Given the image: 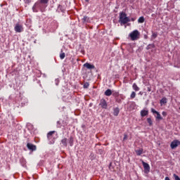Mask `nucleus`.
<instances>
[{"label": "nucleus", "mask_w": 180, "mask_h": 180, "mask_svg": "<svg viewBox=\"0 0 180 180\" xmlns=\"http://www.w3.org/2000/svg\"><path fill=\"white\" fill-rule=\"evenodd\" d=\"M157 36H158V34H157V32H152V39H157Z\"/></svg>", "instance_id": "28"}, {"label": "nucleus", "mask_w": 180, "mask_h": 180, "mask_svg": "<svg viewBox=\"0 0 180 180\" xmlns=\"http://www.w3.org/2000/svg\"><path fill=\"white\" fill-rule=\"evenodd\" d=\"M178 146H180V141L178 139H175L170 143V147L172 150H175Z\"/></svg>", "instance_id": "3"}, {"label": "nucleus", "mask_w": 180, "mask_h": 180, "mask_svg": "<svg viewBox=\"0 0 180 180\" xmlns=\"http://www.w3.org/2000/svg\"><path fill=\"white\" fill-rule=\"evenodd\" d=\"M27 2H28V4H30V0H26Z\"/></svg>", "instance_id": "42"}, {"label": "nucleus", "mask_w": 180, "mask_h": 180, "mask_svg": "<svg viewBox=\"0 0 180 180\" xmlns=\"http://www.w3.org/2000/svg\"><path fill=\"white\" fill-rule=\"evenodd\" d=\"M132 88L134 91H136V92L140 91V88L137 86V84L136 83L133 84Z\"/></svg>", "instance_id": "16"}, {"label": "nucleus", "mask_w": 180, "mask_h": 180, "mask_svg": "<svg viewBox=\"0 0 180 180\" xmlns=\"http://www.w3.org/2000/svg\"><path fill=\"white\" fill-rule=\"evenodd\" d=\"M69 144L70 147H72V146H74V138H72V136H70V138Z\"/></svg>", "instance_id": "18"}, {"label": "nucleus", "mask_w": 180, "mask_h": 180, "mask_svg": "<svg viewBox=\"0 0 180 180\" xmlns=\"http://www.w3.org/2000/svg\"><path fill=\"white\" fill-rule=\"evenodd\" d=\"M68 141V139H67V138H64L61 140V144L63 146V147H67Z\"/></svg>", "instance_id": "13"}, {"label": "nucleus", "mask_w": 180, "mask_h": 180, "mask_svg": "<svg viewBox=\"0 0 180 180\" xmlns=\"http://www.w3.org/2000/svg\"><path fill=\"white\" fill-rule=\"evenodd\" d=\"M147 89H148V92H151V87H148Z\"/></svg>", "instance_id": "39"}, {"label": "nucleus", "mask_w": 180, "mask_h": 180, "mask_svg": "<svg viewBox=\"0 0 180 180\" xmlns=\"http://www.w3.org/2000/svg\"><path fill=\"white\" fill-rule=\"evenodd\" d=\"M173 176H174V179L175 180H180V178H179V176H178V175H176V174H174L173 175Z\"/></svg>", "instance_id": "34"}, {"label": "nucleus", "mask_w": 180, "mask_h": 180, "mask_svg": "<svg viewBox=\"0 0 180 180\" xmlns=\"http://www.w3.org/2000/svg\"><path fill=\"white\" fill-rule=\"evenodd\" d=\"M162 116H164L165 117L167 116V112H165V111H163L162 112Z\"/></svg>", "instance_id": "37"}, {"label": "nucleus", "mask_w": 180, "mask_h": 180, "mask_svg": "<svg viewBox=\"0 0 180 180\" xmlns=\"http://www.w3.org/2000/svg\"><path fill=\"white\" fill-rule=\"evenodd\" d=\"M167 98H165V97H164V98H162L161 100H160V103H161V105H164V104H165V103H167Z\"/></svg>", "instance_id": "22"}, {"label": "nucleus", "mask_w": 180, "mask_h": 180, "mask_svg": "<svg viewBox=\"0 0 180 180\" xmlns=\"http://www.w3.org/2000/svg\"><path fill=\"white\" fill-rule=\"evenodd\" d=\"M132 22H134V18H131Z\"/></svg>", "instance_id": "43"}, {"label": "nucleus", "mask_w": 180, "mask_h": 180, "mask_svg": "<svg viewBox=\"0 0 180 180\" xmlns=\"http://www.w3.org/2000/svg\"><path fill=\"white\" fill-rule=\"evenodd\" d=\"M57 127H61V123L60 122V121L57 122Z\"/></svg>", "instance_id": "35"}, {"label": "nucleus", "mask_w": 180, "mask_h": 180, "mask_svg": "<svg viewBox=\"0 0 180 180\" xmlns=\"http://www.w3.org/2000/svg\"><path fill=\"white\" fill-rule=\"evenodd\" d=\"M99 106H101L102 109H108V103L106 102V100H105V98H102L100 101Z\"/></svg>", "instance_id": "4"}, {"label": "nucleus", "mask_w": 180, "mask_h": 180, "mask_svg": "<svg viewBox=\"0 0 180 180\" xmlns=\"http://www.w3.org/2000/svg\"><path fill=\"white\" fill-rule=\"evenodd\" d=\"M104 95H105V96H110V95H112V90L110 89H107L105 91Z\"/></svg>", "instance_id": "15"}, {"label": "nucleus", "mask_w": 180, "mask_h": 180, "mask_svg": "<svg viewBox=\"0 0 180 180\" xmlns=\"http://www.w3.org/2000/svg\"><path fill=\"white\" fill-rule=\"evenodd\" d=\"M84 67L87 68V70H94V68H95V65H91V63H84Z\"/></svg>", "instance_id": "8"}, {"label": "nucleus", "mask_w": 180, "mask_h": 180, "mask_svg": "<svg viewBox=\"0 0 180 180\" xmlns=\"http://www.w3.org/2000/svg\"><path fill=\"white\" fill-rule=\"evenodd\" d=\"M148 37L147 35H144V39H148Z\"/></svg>", "instance_id": "41"}, {"label": "nucleus", "mask_w": 180, "mask_h": 180, "mask_svg": "<svg viewBox=\"0 0 180 180\" xmlns=\"http://www.w3.org/2000/svg\"><path fill=\"white\" fill-rule=\"evenodd\" d=\"M150 110L153 115H156L158 112V111L155 110L154 108H151Z\"/></svg>", "instance_id": "32"}, {"label": "nucleus", "mask_w": 180, "mask_h": 180, "mask_svg": "<svg viewBox=\"0 0 180 180\" xmlns=\"http://www.w3.org/2000/svg\"><path fill=\"white\" fill-rule=\"evenodd\" d=\"M112 96H115V98H119L120 96V94H119V91H114L112 93Z\"/></svg>", "instance_id": "23"}, {"label": "nucleus", "mask_w": 180, "mask_h": 180, "mask_svg": "<svg viewBox=\"0 0 180 180\" xmlns=\"http://www.w3.org/2000/svg\"><path fill=\"white\" fill-rule=\"evenodd\" d=\"M32 11L33 12H39V11L37 10V6H35V4H34V6H32Z\"/></svg>", "instance_id": "29"}, {"label": "nucleus", "mask_w": 180, "mask_h": 180, "mask_svg": "<svg viewBox=\"0 0 180 180\" xmlns=\"http://www.w3.org/2000/svg\"><path fill=\"white\" fill-rule=\"evenodd\" d=\"M120 112V109H119V108H115L113 109L114 116H119Z\"/></svg>", "instance_id": "12"}, {"label": "nucleus", "mask_w": 180, "mask_h": 180, "mask_svg": "<svg viewBox=\"0 0 180 180\" xmlns=\"http://www.w3.org/2000/svg\"><path fill=\"white\" fill-rule=\"evenodd\" d=\"M54 133H56V131H51L47 134L48 140H51V139H53Z\"/></svg>", "instance_id": "11"}, {"label": "nucleus", "mask_w": 180, "mask_h": 180, "mask_svg": "<svg viewBox=\"0 0 180 180\" xmlns=\"http://www.w3.org/2000/svg\"><path fill=\"white\" fill-rule=\"evenodd\" d=\"M49 0H39V1L41 2V4L46 5L47 4H49Z\"/></svg>", "instance_id": "27"}, {"label": "nucleus", "mask_w": 180, "mask_h": 180, "mask_svg": "<svg viewBox=\"0 0 180 180\" xmlns=\"http://www.w3.org/2000/svg\"><path fill=\"white\" fill-rule=\"evenodd\" d=\"M60 60H64V58H65V53H63V51H61V53L60 54Z\"/></svg>", "instance_id": "25"}, {"label": "nucleus", "mask_w": 180, "mask_h": 180, "mask_svg": "<svg viewBox=\"0 0 180 180\" xmlns=\"http://www.w3.org/2000/svg\"><path fill=\"white\" fill-rule=\"evenodd\" d=\"M156 120H162V117H161V114H160L158 112H156Z\"/></svg>", "instance_id": "21"}, {"label": "nucleus", "mask_w": 180, "mask_h": 180, "mask_svg": "<svg viewBox=\"0 0 180 180\" xmlns=\"http://www.w3.org/2000/svg\"><path fill=\"white\" fill-rule=\"evenodd\" d=\"M144 20H145L144 17H143V16H141V17H140V18H139L138 22H139V23H144Z\"/></svg>", "instance_id": "24"}, {"label": "nucleus", "mask_w": 180, "mask_h": 180, "mask_svg": "<svg viewBox=\"0 0 180 180\" xmlns=\"http://www.w3.org/2000/svg\"><path fill=\"white\" fill-rule=\"evenodd\" d=\"M130 22V18L127 17V14L124 12L120 13L119 23L121 25H126Z\"/></svg>", "instance_id": "1"}, {"label": "nucleus", "mask_w": 180, "mask_h": 180, "mask_svg": "<svg viewBox=\"0 0 180 180\" xmlns=\"http://www.w3.org/2000/svg\"><path fill=\"white\" fill-rule=\"evenodd\" d=\"M27 147L30 151H36V146L32 143H28Z\"/></svg>", "instance_id": "6"}, {"label": "nucleus", "mask_w": 180, "mask_h": 180, "mask_svg": "<svg viewBox=\"0 0 180 180\" xmlns=\"http://www.w3.org/2000/svg\"><path fill=\"white\" fill-rule=\"evenodd\" d=\"M147 122L148 123L149 126H153V120H151V117L147 118Z\"/></svg>", "instance_id": "26"}, {"label": "nucleus", "mask_w": 180, "mask_h": 180, "mask_svg": "<svg viewBox=\"0 0 180 180\" xmlns=\"http://www.w3.org/2000/svg\"><path fill=\"white\" fill-rule=\"evenodd\" d=\"M129 37H130L131 40H132V41L139 40V39H140V32H139L137 30H135L129 34Z\"/></svg>", "instance_id": "2"}, {"label": "nucleus", "mask_w": 180, "mask_h": 180, "mask_svg": "<svg viewBox=\"0 0 180 180\" xmlns=\"http://www.w3.org/2000/svg\"><path fill=\"white\" fill-rule=\"evenodd\" d=\"M115 101L117 103H122V100H120V98H119V97H117L115 98Z\"/></svg>", "instance_id": "33"}, {"label": "nucleus", "mask_w": 180, "mask_h": 180, "mask_svg": "<svg viewBox=\"0 0 180 180\" xmlns=\"http://www.w3.org/2000/svg\"><path fill=\"white\" fill-rule=\"evenodd\" d=\"M89 83H88V82L84 83V86H83V87H84L85 89H86V88H89Z\"/></svg>", "instance_id": "31"}, {"label": "nucleus", "mask_w": 180, "mask_h": 180, "mask_svg": "<svg viewBox=\"0 0 180 180\" xmlns=\"http://www.w3.org/2000/svg\"><path fill=\"white\" fill-rule=\"evenodd\" d=\"M130 96L131 99H134V98H136V92L132 91Z\"/></svg>", "instance_id": "30"}, {"label": "nucleus", "mask_w": 180, "mask_h": 180, "mask_svg": "<svg viewBox=\"0 0 180 180\" xmlns=\"http://www.w3.org/2000/svg\"><path fill=\"white\" fill-rule=\"evenodd\" d=\"M155 47V45L154 44H150L147 46L146 50H151V49H154Z\"/></svg>", "instance_id": "17"}, {"label": "nucleus", "mask_w": 180, "mask_h": 180, "mask_svg": "<svg viewBox=\"0 0 180 180\" xmlns=\"http://www.w3.org/2000/svg\"><path fill=\"white\" fill-rule=\"evenodd\" d=\"M123 140H124V141L125 140H127V134H124V139H123Z\"/></svg>", "instance_id": "38"}, {"label": "nucleus", "mask_w": 180, "mask_h": 180, "mask_svg": "<svg viewBox=\"0 0 180 180\" xmlns=\"http://www.w3.org/2000/svg\"><path fill=\"white\" fill-rule=\"evenodd\" d=\"M142 165L146 172H150V165L142 160Z\"/></svg>", "instance_id": "7"}, {"label": "nucleus", "mask_w": 180, "mask_h": 180, "mask_svg": "<svg viewBox=\"0 0 180 180\" xmlns=\"http://www.w3.org/2000/svg\"><path fill=\"white\" fill-rule=\"evenodd\" d=\"M55 81H56V85H58V84H60V80L58 79H56Z\"/></svg>", "instance_id": "36"}, {"label": "nucleus", "mask_w": 180, "mask_h": 180, "mask_svg": "<svg viewBox=\"0 0 180 180\" xmlns=\"http://www.w3.org/2000/svg\"><path fill=\"white\" fill-rule=\"evenodd\" d=\"M14 30L17 33H22V32H23V26L20 25V24H16L14 27Z\"/></svg>", "instance_id": "5"}, {"label": "nucleus", "mask_w": 180, "mask_h": 180, "mask_svg": "<svg viewBox=\"0 0 180 180\" xmlns=\"http://www.w3.org/2000/svg\"><path fill=\"white\" fill-rule=\"evenodd\" d=\"M58 9L59 11H60V12H65V8H64V6H61V5H59L58 6Z\"/></svg>", "instance_id": "20"}, {"label": "nucleus", "mask_w": 180, "mask_h": 180, "mask_svg": "<svg viewBox=\"0 0 180 180\" xmlns=\"http://www.w3.org/2000/svg\"><path fill=\"white\" fill-rule=\"evenodd\" d=\"M165 180H170V179H169V177L167 176L165 177Z\"/></svg>", "instance_id": "40"}, {"label": "nucleus", "mask_w": 180, "mask_h": 180, "mask_svg": "<svg viewBox=\"0 0 180 180\" xmlns=\"http://www.w3.org/2000/svg\"><path fill=\"white\" fill-rule=\"evenodd\" d=\"M83 23H89V18L86 15H85L82 19Z\"/></svg>", "instance_id": "14"}, {"label": "nucleus", "mask_w": 180, "mask_h": 180, "mask_svg": "<svg viewBox=\"0 0 180 180\" xmlns=\"http://www.w3.org/2000/svg\"><path fill=\"white\" fill-rule=\"evenodd\" d=\"M148 110H141V117H144L145 116H148Z\"/></svg>", "instance_id": "10"}, {"label": "nucleus", "mask_w": 180, "mask_h": 180, "mask_svg": "<svg viewBox=\"0 0 180 180\" xmlns=\"http://www.w3.org/2000/svg\"><path fill=\"white\" fill-rule=\"evenodd\" d=\"M41 2H40V1H37L35 4H34V5H35V6H37V8H39V9H40V11H41V12H44V11H46L44 8L43 9L42 8H41Z\"/></svg>", "instance_id": "9"}, {"label": "nucleus", "mask_w": 180, "mask_h": 180, "mask_svg": "<svg viewBox=\"0 0 180 180\" xmlns=\"http://www.w3.org/2000/svg\"><path fill=\"white\" fill-rule=\"evenodd\" d=\"M135 153L136 155H141V154H143V149L136 150Z\"/></svg>", "instance_id": "19"}]
</instances>
